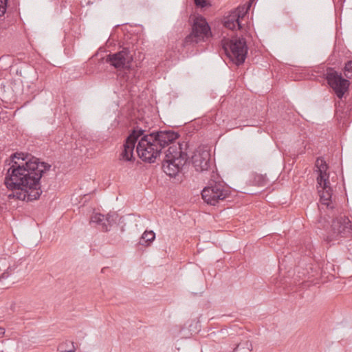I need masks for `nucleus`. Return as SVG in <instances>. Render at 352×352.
I'll use <instances>...</instances> for the list:
<instances>
[{"instance_id":"nucleus-22","label":"nucleus","mask_w":352,"mask_h":352,"mask_svg":"<svg viewBox=\"0 0 352 352\" xmlns=\"http://www.w3.org/2000/svg\"><path fill=\"white\" fill-rule=\"evenodd\" d=\"M72 345V348L70 349H65V344H61L58 346V352H75V347L74 346V342H71Z\"/></svg>"},{"instance_id":"nucleus-19","label":"nucleus","mask_w":352,"mask_h":352,"mask_svg":"<svg viewBox=\"0 0 352 352\" xmlns=\"http://www.w3.org/2000/svg\"><path fill=\"white\" fill-rule=\"evenodd\" d=\"M195 5L197 8H204L210 6L208 0H194Z\"/></svg>"},{"instance_id":"nucleus-3","label":"nucleus","mask_w":352,"mask_h":352,"mask_svg":"<svg viewBox=\"0 0 352 352\" xmlns=\"http://www.w3.org/2000/svg\"><path fill=\"white\" fill-rule=\"evenodd\" d=\"M317 184L318 192L320 196V202L322 205H326L327 208L331 210L332 221L329 230L327 232L326 241L328 243L334 244V242L340 238H346L352 236V222L346 215H337L335 212L336 207L333 205L331 197L333 189L331 184Z\"/></svg>"},{"instance_id":"nucleus-10","label":"nucleus","mask_w":352,"mask_h":352,"mask_svg":"<svg viewBox=\"0 0 352 352\" xmlns=\"http://www.w3.org/2000/svg\"><path fill=\"white\" fill-rule=\"evenodd\" d=\"M251 4L248 6L238 7L229 12V14L224 16L223 25V26L230 30H242L243 25L241 20L248 13Z\"/></svg>"},{"instance_id":"nucleus-15","label":"nucleus","mask_w":352,"mask_h":352,"mask_svg":"<svg viewBox=\"0 0 352 352\" xmlns=\"http://www.w3.org/2000/svg\"><path fill=\"white\" fill-rule=\"evenodd\" d=\"M104 216L100 213H96L91 217V222L96 223L98 225L102 226V230L103 231H108V225L104 221Z\"/></svg>"},{"instance_id":"nucleus-9","label":"nucleus","mask_w":352,"mask_h":352,"mask_svg":"<svg viewBox=\"0 0 352 352\" xmlns=\"http://www.w3.org/2000/svg\"><path fill=\"white\" fill-rule=\"evenodd\" d=\"M204 202L210 206H216L221 201L230 197L231 191L221 183L212 181L201 190Z\"/></svg>"},{"instance_id":"nucleus-5","label":"nucleus","mask_w":352,"mask_h":352,"mask_svg":"<svg viewBox=\"0 0 352 352\" xmlns=\"http://www.w3.org/2000/svg\"><path fill=\"white\" fill-rule=\"evenodd\" d=\"M135 54L133 45L127 44L123 46L122 49L116 52L107 54L104 57L100 58V63L104 61L120 71V76L124 81H129L134 76L131 73L133 69L132 63Z\"/></svg>"},{"instance_id":"nucleus-8","label":"nucleus","mask_w":352,"mask_h":352,"mask_svg":"<svg viewBox=\"0 0 352 352\" xmlns=\"http://www.w3.org/2000/svg\"><path fill=\"white\" fill-rule=\"evenodd\" d=\"M322 76L339 99H342L349 91V80L344 78L342 74L335 70L334 68L327 67L325 70H323Z\"/></svg>"},{"instance_id":"nucleus-12","label":"nucleus","mask_w":352,"mask_h":352,"mask_svg":"<svg viewBox=\"0 0 352 352\" xmlns=\"http://www.w3.org/2000/svg\"><path fill=\"white\" fill-rule=\"evenodd\" d=\"M191 162L197 171L207 170L210 166V153L207 151L195 152L191 157Z\"/></svg>"},{"instance_id":"nucleus-14","label":"nucleus","mask_w":352,"mask_h":352,"mask_svg":"<svg viewBox=\"0 0 352 352\" xmlns=\"http://www.w3.org/2000/svg\"><path fill=\"white\" fill-rule=\"evenodd\" d=\"M252 351V344L248 340H241L235 344L233 352H251Z\"/></svg>"},{"instance_id":"nucleus-1","label":"nucleus","mask_w":352,"mask_h":352,"mask_svg":"<svg viewBox=\"0 0 352 352\" xmlns=\"http://www.w3.org/2000/svg\"><path fill=\"white\" fill-rule=\"evenodd\" d=\"M8 166L4 177V184L12 190L8 199L31 202L38 200L43 191L41 178L48 172L51 164L28 152L12 153L4 162Z\"/></svg>"},{"instance_id":"nucleus-11","label":"nucleus","mask_w":352,"mask_h":352,"mask_svg":"<svg viewBox=\"0 0 352 352\" xmlns=\"http://www.w3.org/2000/svg\"><path fill=\"white\" fill-rule=\"evenodd\" d=\"M315 167L316 168V171L318 173L316 177L317 184H322L327 186V184H329V173L327 172L329 166L323 157H317Z\"/></svg>"},{"instance_id":"nucleus-21","label":"nucleus","mask_w":352,"mask_h":352,"mask_svg":"<svg viewBox=\"0 0 352 352\" xmlns=\"http://www.w3.org/2000/svg\"><path fill=\"white\" fill-rule=\"evenodd\" d=\"M15 269V267L14 265V266H10L8 267V269L1 274L0 276V278H7L11 274L12 272Z\"/></svg>"},{"instance_id":"nucleus-17","label":"nucleus","mask_w":352,"mask_h":352,"mask_svg":"<svg viewBox=\"0 0 352 352\" xmlns=\"http://www.w3.org/2000/svg\"><path fill=\"white\" fill-rule=\"evenodd\" d=\"M344 73L346 78H352V60L345 63Z\"/></svg>"},{"instance_id":"nucleus-7","label":"nucleus","mask_w":352,"mask_h":352,"mask_svg":"<svg viewBox=\"0 0 352 352\" xmlns=\"http://www.w3.org/2000/svg\"><path fill=\"white\" fill-rule=\"evenodd\" d=\"M189 23L191 30L182 41L184 47H194L212 36L210 26L202 15L197 14L190 17Z\"/></svg>"},{"instance_id":"nucleus-2","label":"nucleus","mask_w":352,"mask_h":352,"mask_svg":"<svg viewBox=\"0 0 352 352\" xmlns=\"http://www.w3.org/2000/svg\"><path fill=\"white\" fill-rule=\"evenodd\" d=\"M180 135L173 130H148L135 126L131 129L122 145L119 160L133 163L134 149L145 163H154L160 156L162 150L174 143Z\"/></svg>"},{"instance_id":"nucleus-25","label":"nucleus","mask_w":352,"mask_h":352,"mask_svg":"<svg viewBox=\"0 0 352 352\" xmlns=\"http://www.w3.org/2000/svg\"><path fill=\"white\" fill-rule=\"evenodd\" d=\"M340 1H341L342 4L346 1V0H340Z\"/></svg>"},{"instance_id":"nucleus-4","label":"nucleus","mask_w":352,"mask_h":352,"mask_svg":"<svg viewBox=\"0 0 352 352\" xmlns=\"http://www.w3.org/2000/svg\"><path fill=\"white\" fill-rule=\"evenodd\" d=\"M188 146L186 142L179 143L178 147L169 146L162 160L163 171L179 183L184 180L183 167L190 160L186 151Z\"/></svg>"},{"instance_id":"nucleus-16","label":"nucleus","mask_w":352,"mask_h":352,"mask_svg":"<svg viewBox=\"0 0 352 352\" xmlns=\"http://www.w3.org/2000/svg\"><path fill=\"white\" fill-rule=\"evenodd\" d=\"M253 182L258 186H265L268 184L269 180L266 175L255 173L254 175Z\"/></svg>"},{"instance_id":"nucleus-20","label":"nucleus","mask_w":352,"mask_h":352,"mask_svg":"<svg viewBox=\"0 0 352 352\" xmlns=\"http://www.w3.org/2000/svg\"><path fill=\"white\" fill-rule=\"evenodd\" d=\"M8 0H0V16L4 15L8 8Z\"/></svg>"},{"instance_id":"nucleus-18","label":"nucleus","mask_w":352,"mask_h":352,"mask_svg":"<svg viewBox=\"0 0 352 352\" xmlns=\"http://www.w3.org/2000/svg\"><path fill=\"white\" fill-rule=\"evenodd\" d=\"M117 217L118 214L116 212H113L112 214H107L105 220L108 222V226H111L112 223H116Z\"/></svg>"},{"instance_id":"nucleus-13","label":"nucleus","mask_w":352,"mask_h":352,"mask_svg":"<svg viewBox=\"0 0 352 352\" xmlns=\"http://www.w3.org/2000/svg\"><path fill=\"white\" fill-rule=\"evenodd\" d=\"M155 239V233L152 230H146L139 240L140 245L148 246Z\"/></svg>"},{"instance_id":"nucleus-6","label":"nucleus","mask_w":352,"mask_h":352,"mask_svg":"<svg viewBox=\"0 0 352 352\" xmlns=\"http://www.w3.org/2000/svg\"><path fill=\"white\" fill-rule=\"evenodd\" d=\"M220 45L226 57L236 66L242 65L248 56V45L243 36H223Z\"/></svg>"},{"instance_id":"nucleus-24","label":"nucleus","mask_w":352,"mask_h":352,"mask_svg":"<svg viewBox=\"0 0 352 352\" xmlns=\"http://www.w3.org/2000/svg\"><path fill=\"white\" fill-rule=\"evenodd\" d=\"M5 333V329L3 327H0V337H2Z\"/></svg>"},{"instance_id":"nucleus-23","label":"nucleus","mask_w":352,"mask_h":352,"mask_svg":"<svg viewBox=\"0 0 352 352\" xmlns=\"http://www.w3.org/2000/svg\"><path fill=\"white\" fill-rule=\"evenodd\" d=\"M7 34V29L3 27H0V41L2 40Z\"/></svg>"}]
</instances>
